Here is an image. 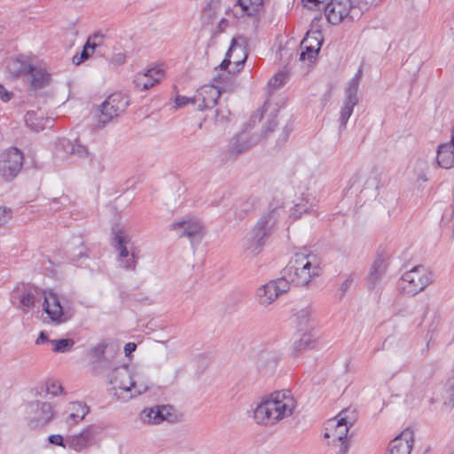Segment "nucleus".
I'll use <instances>...</instances> for the list:
<instances>
[{
    "mask_svg": "<svg viewBox=\"0 0 454 454\" xmlns=\"http://www.w3.org/2000/svg\"><path fill=\"white\" fill-rule=\"evenodd\" d=\"M296 401L289 391H275L264 397L254 411L255 422L262 426H274L290 417Z\"/></svg>",
    "mask_w": 454,
    "mask_h": 454,
    "instance_id": "obj_1",
    "label": "nucleus"
},
{
    "mask_svg": "<svg viewBox=\"0 0 454 454\" xmlns=\"http://www.w3.org/2000/svg\"><path fill=\"white\" fill-rule=\"evenodd\" d=\"M283 277L289 286H307L314 278L320 276L321 268L317 256L312 253H296L283 270Z\"/></svg>",
    "mask_w": 454,
    "mask_h": 454,
    "instance_id": "obj_2",
    "label": "nucleus"
},
{
    "mask_svg": "<svg viewBox=\"0 0 454 454\" xmlns=\"http://www.w3.org/2000/svg\"><path fill=\"white\" fill-rule=\"evenodd\" d=\"M378 0H328L322 9L327 20L333 25L342 21L359 20L364 10L375 5Z\"/></svg>",
    "mask_w": 454,
    "mask_h": 454,
    "instance_id": "obj_3",
    "label": "nucleus"
},
{
    "mask_svg": "<svg viewBox=\"0 0 454 454\" xmlns=\"http://www.w3.org/2000/svg\"><path fill=\"white\" fill-rule=\"evenodd\" d=\"M109 383L114 389L124 394L125 399H131L146 392L148 383L137 373H133L128 365L114 366L108 374Z\"/></svg>",
    "mask_w": 454,
    "mask_h": 454,
    "instance_id": "obj_4",
    "label": "nucleus"
},
{
    "mask_svg": "<svg viewBox=\"0 0 454 454\" xmlns=\"http://www.w3.org/2000/svg\"><path fill=\"white\" fill-rule=\"evenodd\" d=\"M434 281L433 272L424 265H416L405 271L397 283L398 292L408 297H414L423 292Z\"/></svg>",
    "mask_w": 454,
    "mask_h": 454,
    "instance_id": "obj_5",
    "label": "nucleus"
},
{
    "mask_svg": "<svg viewBox=\"0 0 454 454\" xmlns=\"http://www.w3.org/2000/svg\"><path fill=\"white\" fill-rule=\"evenodd\" d=\"M129 105L128 96L120 92L109 95L100 106L97 127L102 129L114 119L118 118L126 111Z\"/></svg>",
    "mask_w": 454,
    "mask_h": 454,
    "instance_id": "obj_6",
    "label": "nucleus"
},
{
    "mask_svg": "<svg viewBox=\"0 0 454 454\" xmlns=\"http://www.w3.org/2000/svg\"><path fill=\"white\" fill-rule=\"evenodd\" d=\"M342 413H340V419H332L325 423L324 437L326 439H332L333 443L336 442H340V447L337 454H347L349 449V445L347 442V434L349 427L353 425V422L348 421L345 417H342Z\"/></svg>",
    "mask_w": 454,
    "mask_h": 454,
    "instance_id": "obj_7",
    "label": "nucleus"
},
{
    "mask_svg": "<svg viewBox=\"0 0 454 454\" xmlns=\"http://www.w3.org/2000/svg\"><path fill=\"white\" fill-rule=\"evenodd\" d=\"M274 223L273 212L262 215L250 232L247 249L255 254H259L262 247L264 246L266 239L270 235L271 227Z\"/></svg>",
    "mask_w": 454,
    "mask_h": 454,
    "instance_id": "obj_8",
    "label": "nucleus"
},
{
    "mask_svg": "<svg viewBox=\"0 0 454 454\" xmlns=\"http://www.w3.org/2000/svg\"><path fill=\"white\" fill-rule=\"evenodd\" d=\"M24 161L23 153L17 147H11L1 155L0 175L7 182L13 180Z\"/></svg>",
    "mask_w": 454,
    "mask_h": 454,
    "instance_id": "obj_9",
    "label": "nucleus"
},
{
    "mask_svg": "<svg viewBox=\"0 0 454 454\" xmlns=\"http://www.w3.org/2000/svg\"><path fill=\"white\" fill-rule=\"evenodd\" d=\"M290 289L287 278L283 276L261 286L256 291V299L262 306H269L282 294Z\"/></svg>",
    "mask_w": 454,
    "mask_h": 454,
    "instance_id": "obj_10",
    "label": "nucleus"
},
{
    "mask_svg": "<svg viewBox=\"0 0 454 454\" xmlns=\"http://www.w3.org/2000/svg\"><path fill=\"white\" fill-rule=\"evenodd\" d=\"M39 290L29 284H18L12 293V302L23 313L34 307Z\"/></svg>",
    "mask_w": 454,
    "mask_h": 454,
    "instance_id": "obj_11",
    "label": "nucleus"
},
{
    "mask_svg": "<svg viewBox=\"0 0 454 454\" xmlns=\"http://www.w3.org/2000/svg\"><path fill=\"white\" fill-rule=\"evenodd\" d=\"M111 246L117 252L116 260L129 257V254H132L133 251H137L131 242V237L125 228L120 224H114L112 227Z\"/></svg>",
    "mask_w": 454,
    "mask_h": 454,
    "instance_id": "obj_12",
    "label": "nucleus"
},
{
    "mask_svg": "<svg viewBox=\"0 0 454 454\" xmlns=\"http://www.w3.org/2000/svg\"><path fill=\"white\" fill-rule=\"evenodd\" d=\"M169 229L177 233L179 238H188L190 240L203 237L204 226L202 223L194 217H188L173 223Z\"/></svg>",
    "mask_w": 454,
    "mask_h": 454,
    "instance_id": "obj_13",
    "label": "nucleus"
},
{
    "mask_svg": "<svg viewBox=\"0 0 454 454\" xmlns=\"http://www.w3.org/2000/svg\"><path fill=\"white\" fill-rule=\"evenodd\" d=\"M255 142L247 133H240L231 142L228 149L222 153L221 160L224 163L235 160L240 154L249 151Z\"/></svg>",
    "mask_w": 454,
    "mask_h": 454,
    "instance_id": "obj_14",
    "label": "nucleus"
},
{
    "mask_svg": "<svg viewBox=\"0 0 454 454\" xmlns=\"http://www.w3.org/2000/svg\"><path fill=\"white\" fill-rule=\"evenodd\" d=\"M221 97V90L212 84H205L192 97V105L200 111L214 107Z\"/></svg>",
    "mask_w": 454,
    "mask_h": 454,
    "instance_id": "obj_15",
    "label": "nucleus"
},
{
    "mask_svg": "<svg viewBox=\"0 0 454 454\" xmlns=\"http://www.w3.org/2000/svg\"><path fill=\"white\" fill-rule=\"evenodd\" d=\"M97 434V427L94 425H90L80 433L67 437V448L81 452L94 443Z\"/></svg>",
    "mask_w": 454,
    "mask_h": 454,
    "instance_id": "obj_16",
    "label": "nucleus"
},
{
    "mask_svg": "<svg viewBox=\"0 0 454 454\" xmlns=\"http://www.w3.org/2000/svg\"><path fill=\"white\" fill-rule=\"evenodd\" d=\"M43 310L56 324H61L70 319V316L63 311L59 299L55 293L49 292L44 295V301L43 304Z\"/></svg>",
    "mask_w": 454,
    "mask_h": 454,
    "instance_id": "obj_17",
    "label": "nucleus"
},
{
    "mask_svg": "<svg viewBox=\"0 0 454 454\" xmlns=\"http://www.w3.org/2000/svg\"><path fill=\"white\" fill-rule=\"evenodd\" d=\"M33 64V59L30 57L20 54L6 60V70L12 77H23L25 80L31 71Z\"/></svg>",
    "mask_w": 454,
    "mask_h": 454,
    "instance_id": "obj_18",
    "label": "nucleus"
},
{
    "mask_svg": "<svg viewBox=\"0 0 454 454\" xmlns=\"http://www.w3.org/2000/svg\"><path fill=\"white\" fill-rule=\"evenodd\" d=\"M25 81L31 90H38L51 84V74L43 66L33 64Z\"/></svg>",
    "mask_w": 454,
    "mask_h": 454,
    "instance_id": "obj_19",
    "label": "nucleus"
},
{
    "mask_svg": "<svg viewBox=\"0 0 454 454\" xmlns=\"http://www.w3.org/2000/svg\"><path fill=\"white\" fill-rule=\"evenodd\" d=\"M387 266L388 264L387 261L381 256H378L374 260L366 278L368 289L370 291L376 290L378 292L380 290V285L387 272Z\"/></svg>",
    "mask_w": 454,
    "mask_h": 454,
    "instance_id": "obj_20",
    "label": "nucleus"
},
{
    "mask_svg": "<svg viewBox=\"0 0 454 454\" xmlns=\"http://www.w3.org/2000/svg\"><path fill=\"white\" fill-rule=\"evenodd\" d=\"M35 415L28 422L31 429L43 427L51 422L55 415L52 405L47 402H39L36 403Z\"/></svg>",
    "mask_w": 454,
    "mask_h": 454,
    "instance_id": "obj_21",
    "label": "nucleus"
},
{
    "mask_svg": "<svg viewBox=\"0 0 454 454\" xmlns=\"http://www.w3.org/2000/svg\"><path fill=\"white\" fill-rule=\"evenodd\" d=\"M412 444L413 432L405 429L389 442L387 454H410Z\"/></svg>",
    "mask_w": 454,
    "mask_h": 454,
    "instance_id": "obj_22",
    "label": "nucleus"
},
{
    "mask_svg": "<svg viewBox=\"0 0 454 454\" xmlns=\"http://www.w3.org/2000/svg\"><path fill=\"white\" fill-rule=\"evenodd\" d=\"M163 76L164 73L161 68H151L145 73H138L134 79V84L136 88L146 90L158 83Z\"/></svg>",
    "mask_w": 454,
    "mask_h": 454,
    "instance_id": "obj_23",
    "label": "nucleus"
},
{
    "mask_svg": "<svg viewBox=\"0 0 454 454\" xmlns=\"http://www.w3.org/2000/svg\"><path fill=\"white\" fill-rule=\"evenodd\" d=\"M344 92L345 98L343 100L342 106L340 107L339 117L340 131L346 129L348 121L353 114L354 107L359 102V98L357 94L347 90H344Z\"/></svg>",
    "mask_w": 454,
    "mask_h": 454,
    "instance_id": "obj_24",
    "label": "nucleus"
},
{
    "mask_svg": "<svg viewBox=\"0 0 454 454\" xmlns=\"http://www.w3.org/2000/svg\"><path fill=\"white\" fill-rule=\"evenodd\" d=\"M436 161L439 167L450 169L454 167V143L440 144L436 149Z\"/></svg>",
    "mask_w": 454,
    "mask_h": 454,
    "instance_id": "obj_25",
    "label": "nucleus"
},
{
    "mask_svg": "<svg viewBox=\"0 0 454 454\" xmlns=\"http://www.w3.org/2000/svg\"><path fill=\"white\" fill-rule=\"evenodd\" d=\"M317 346V340L310 333H303L301 338L295 340L292 348V356L299 357L303 353L315 349Z\"/></svg>",
    "mask_w": 454,
    "mask_h": 454,
    "instance_id": "obj_26",
    "label": "nucleus"
},
{
    "mask_svg": "<svg viewBox=\"0 0 454 454\" xmlns=\"http://www.w3.org/2000/svg\"><path fill=\"white\" fill-rule=\"evenodd\" d=\"M89 406L82 402L71 403L68 408V416L66 419L67 424L75 426L82 421L89 413Z\"/></svg>",
    "mask_w": 454,
    "mask_h": 454,
    "instance_id": "obj_27",
    "label": "nucleus"
},
{
    "mask_svg": "<svg viewBox=\"0 0 454 454\" xmlns=\"http://www.w3.org/2000/svg\"><path fill=\"white\" fill-rule=\"evenodd\" d=\"M237 51H240V53L243 55V58L242 59L235 60L234 64L236 65L237 70H239L240 68L243 67L245 60L247 59V54L245 52L244 48L241 45H239L238 40L234 38L232 39L231 44L226 53V58L222 61V63L219 66L221 69H226L231 65V55Z\"/></svg>",
    "mask_w": 454,
    "mask_h": 454,
    "instance_id": "obj_28",
    "label": "nucleus"
},
{
    "mask_svg": "<svg viewBox=\"0 0 454 454\" xmlns=\"http://www.w3.org/2000/svg\"><path fill=\"white\" fill-rule=\"evenodd\" d=\"M104 37V35L100 33H94L90 35L82 52L80 53L82 58L86 60L90 59L94 54L95 50L103 43Z\"/></svg>",
    "mask_w": 454,
    "mask_h": 454,
    "instance_id": "obj_29",
    "label": "nucleus"
},
{
    "mask_svg": "<svg viewBox=\"0 0 454 454\" xmlns=\"http://www.w3.org/2000/svg\"><path fill=\"white\" fill-rule=\"evenodd\" d=\"M321 39H314L313 45H303L302 43H301V52L300 54V59L309 61H313L316 59L321 48Z\"/></svg>",
    "mask_w": 454,
    "mask_h": 454,
    "instance_id": "obj_30",
    "label": "nucleus"
},
{
    "mask_svg": "<svg viewBox=\"0 0 454 454\" xmlns=\"http://www.w3.org/2000/svg\"><path fill=\"white\" fill-rule=\"evenodd\" d=\"M241 8L242 16H254L257 14L263 4V0H238Z\"/></svg>",
    "mask_w": 454,
    "mask_h": 454,
    "instance_id": "obj_31",
    "label": "nucleus"
},
{
    "mask_svg": "<svg viewBox=\"0 0 454 454\" xmlns=\"http://www.w3.org/2000/svg\"><path fill=\"white\" fill-rule=\"evenodd\" d=\"M153 410V419L157 424L163 422L164 420L170 421L172 417L173 407L169 405H161L152 407Z\"/></svg>",
    "mask_w": 454,
    "mask_h": 454,
    "instance_id": "obj_32",
    "label": "nucleus"
},
{
    "mask_svg": "<svg viewBox=\"0 0 454 454\" xmlns=\"http://www.w3.org/2000/svg\"><path fill=\"white\" fill-rule=\"evenodd\" d=\"M51 343L53 345L52 350L56 353L68 352L74 345V341L72 339L52 340Z\"/></svg>",
    "mask_w": 454,
    "mask_h": 454,
    "instance_id": "obj_33",
    "label": "nucleus"
},
{
    "mask_svg": "<svg viewBox=\"0 0 454 454\" xmlns=\"http://www.w3.org/2000/svg\"><path fill=\"white\" fill-rule=\"evenodd\" d=\"M137 251H133L132 254H129V257H125L121 259H117V262L119 263L120 267L130 271H135L137 264Z\"/></svg>",
    "mask_w": 454,
    "mask_h": 454,
    "instance_id": "obj_34",
    "label": "nucleus"
},
{
    "mask_svg": "<svg viewBox=\"0 0 454 454\" xmlns=\"http://www.w3.org/2000/svg\"><path fill=\"white\" fill-rule=\"evenodd\" d=\"M107 346H108L107 342L103 340V341L99 342L98 345H96L95 347H92L90 348V353L91 356L96 359L94 362L95 364L106 361L105 354H106V349Z\"/></svg>",
    "mask_w": 454,
    "mask_h": 454,
    "instance_id": "obj_35",
    "label": "nucleus"
},
{
    "mask_svg": "<svg viewBox=\"0 0 454 454\" xmlns=\"http://www.w3.org/2000/svg\"><path fill=\"white\" fill-rule=\"evenodd\" d=\"M25 122L28 128L35 131H40L44 129L42 121L37 120L35 112H27L25 115Z\"/></svg>",
    "mask_w": 454,
    "mask_h": 454,
    "instance_id": "obj_36",
    "label": "nucleus"
},
{
    "mask_svg": "<svg viewBox=\"0 0 454 454\" xmlns=\"http://www.w3.org/2000/svg\"><path fill=\"white\" fill-rule=\"evenodd\" d=\"M362 76H363V69H362V67H360V68L357 70V72L355 74V75L348 81L344 90L357 94L359 83L362 79Z\"/></svg>",
    "mask_w": 454,
    "mask_h": 454,
    "instance_id": "obj_37",
    "label": "nucleus"
},
{
    "mask_svg": "<svg viewBox=\"0 0 454 454\" xmlns=\"http://www.w3.org/2000/svg\"><path fill=\"white\" fill-rule=\"evenodd\" d=\"M310 309L305 308L301 309L296 314V319L298 322V325L301 329H304L308 326V324L309 322V317H310Z\"/></svg>",
    "mask_w": 454,
    "mask_h": 454,
    "instance_id": "obj_38",
    "label": "nucleus"
},
{
    "mask_svg": "<svg viewBox=\"0 0 454 454\" xmlns=\"http://www.w3.org/2000/svg\"><path fill=\"white\" fill-rule=\"evenodd\" d=\"M231 111L227 107L220 106L215 110V122H224L228 120Z\"/></svg>",
    "mask_w": 454,
    "mask_h": 454,
    "instance_id": "obj_39",
    "label": "nucleus"
},
{
    "mask_svg": "<svg viewBox=\"0 0 454 454\" xmlns=\"http://www.w3.org/2000/svg\"><path fill=\"white\" fill-rule=\"evenodd\" d=\"M153 410L152 408L144 409L140 413V419L144 423L157 424L153 419Z\"/></svg>",
    "mask_w": 454,
    "mask_h": 454,
    "instance_id": "obj_40",
    "label": "nucleus"
},
{
    "mask_svg": "<svg viewBox=\"0 0 454 454\" xmlns=\"http://www.w3.org/2000/svg\"><path fill=\"white\" fill-rule=\"evenodd\" d=\"M47 393L51 394L54 396L58 395L59 394H61L63 391L62 386L58 381H51L47 383L46 387Z\"/></svg>",
    "mask_w": 454,
    "mask_h": 454,
    "instance_id": "obj_41",
    "label": "nucleus"
},
{
    "mask_svg": "<svg viewBox=\"0 0 454 454\" xmlns=\"http://www.w3.org/2000/svg\"><path fill=\"white\" fill-rule=\"evenodd\" d=\"M286 74L282 72L276 74L269 82V85L278 88L285 83Z\"/></svg>",
    "mask_w": 454,
    "mask_h": 454,
    "instance_id": "obj_42",
    "label": "nucleus"
},
{
    "mask_svg": "<svg viewBox=\"0 0 454 454\" xmlns=\"http://www.w3.org/2000/svg\"><path fill=\"white\" fill-rule=\"evenodd\" d=\"M70 153L78 157H84L88 154V150L84 145L74 144L71 146Z\"/></svg>",
    "mask_w": 454,
    "mask_h": 454,
    "instance_id": "obj_43",
    "label": "nucleus"
},
{
    "mask_svg": "<svg viewBox=\"0 0 454 454\" xmlns=\"http://www.w3.org/2000/svg\"><path fill=\"white\" fill-rule=\"evenodd\" d=\"M278 122L275 117L270 119L262 127V133L264 137H267L277 127Z\"/></svg>",
    "mask_w": 454,
    "mask_h": 454,
    "instance_id": "obj_44",
    "label": "nucleus"
},
{
    "mask_svg": "<svg viewBox=\"0 0 454 454\" xmlns=\"http://www.w3.org/2000/svg\"><path fill=\"white\" fill-rule=\"evenodd\" d=\"M49 442L54 445L61 446L63 448H67V438L64 439L60 434H51L48 438Z\"/></svg>",
    "mask_w": 454,
    "mask_h": 454,
    "instance_id": "obj_45",
    "label": "nucleus"
},
{
    "mask_svg": "<svg viewBox=\"0 0 454 454\" xmlns=\"http://www.w3.org/2000/svg\"><path fill=\"white\" fill-rule=\"evenodd\" d=\"M88 253H89L88 249L86 248L84 244L82 242H81L80 245L77 247V248L75 249V251L73 254V259L77 260L82 257H88L89 256Z\"/></svg>",
    "mask_w": 454,
    "mask_h": 454,
    "instance_id": "obj_46",
    "label": "nucleus"
},
{
    "mask_svg": "<svg viewBox=\"0 0 454 454\" xmlns=\"http://www.w3.org/2000/svg\"><path fill=\"white\" fill-rule=\"evenodd\" d=\"M328 0H302L303 3H305V6H307L309 9H317L321 10L323 6L326 4Z\"/></svg>",
    "mask_w": 454,
    "mask_h": 454,
    "instance_id": "obj_47",
    "label": "nucleus"
},
{
    "mask_svg": "<svg viewBox=\"0 0 454 454\" xmlns=\"http://www.w3.org/2000/svg\"><path fill=\"white\" fill-rule=\"evenodd\" d=\"M190 103L192 104V97L189 98V97L181 96V95H177L176 97V99H175L176 108L183 107Z\"/></svg>",
    "mask_w": 454,
    "mask_h": 454,
    "instance_id": "obj_48",
    "label": "nucleus"
},
{
    "mask_svg": "<svg viewBox=\"0 0 454 454\" xmlns=\"http://www.w3.org/2000/svg\"><path fill=\"white\" fill-rule=\"evenodd\" d=\"M354 279L352 275H348L346 277L344 281L340 284V289L341 290V296L345 294V293L350 288Z\"/></svg>",
    "mask_w": 454,
    "mask_h": 454,
    "instance_id": "obj_49",
    "label": "nucleus"
},
{
    "mask_svg": "<svg viewBox=\"0 0 454 454\" xmlns=\"http://www.w3.org/2000/svg\"><path fill=\"white\" fill-rule=\"evenodd\" d=\"M11 216L12 213L10 209L0 207V226L4 224Z\"/></svg>",
    "mask_w": 454,
    "mask_h": 454,
    "instance_id": "obj_50",
    "label": "nucleus"
},
{
    "mask_svg": "<svg viewBox=\"0 0 454 454\" xmlns=\"http://www.w3.org/2000/svg\"><path fill=\"white\" fill-rule=\"evenodd\" d=\"M12 92H9L4 85H1L0 84V99L3 101V102H8L12 99Z\"/></svg>",
    "mask_w": 454,
    "mask_h": 454,
    "instance_id": "obj_51",
    "label": "nucleus"
},
{
    "mask_svg": "<svg viewBox=\"0 0 454 454\" xmlns=\"http://www.w3.org/2000/svg\"><path fill=\"white\" fill-rule=\"evenodd\" d=\"M125 60H126V56L124 53L114 54L111 59L112 63H114L117 66H121V65L124 64Z\"/></svg>",
    "mask_w": 454,
    "mask_h": 454,
    "instance_id": "obj_52",
    "label": "nucleus"
},
{
    "mask_svg": "<svg viewBox=\"0 0 454 454\" xmlns=\"http://www.w3.org/2000/svg\"><path fill=\"white\" fill-rule=\"evenodd\" d=\"M314 39H319L318 35H316V33H313L312 35L309 33H307L306 37L303 38L301 41L303 45H313V40Z\"/></svg>",
    "mask_w": 454,
    "mask_h": 454,
    "instance_id": "obj_53",
    "label": "nucleus"
},
{
    "mask_svg": "<svg viewBox=\"0 0 454 454\" xmlns=\"http://www.w3.org/2000/svg\"><path fill=\"white\" fill-rule=\"evenodd\" d=\"M301 211L306 212V209L303 208V206H301V205L297 204L294 207V209H293V211L291 213V216L294 219H298L301 215Z\"/></svg>",
    "mask_w": 454,
    "mask_h": 454,
    "instance_id": "obj_54",
    "label": "nucleus"
},
{
    "mask_svg": "<svg viewBox=\"0 0 454 454\" xmlns=\"http://www.w3.org/2000/svg\"><path fill=\"white\" fill-rule=\"evenodd\" d=\"M51 340L49 339L48 334L45 332L42 331L39 333V336L36 339L35 343L37 345H39V344H43V343H46V342H51Z\"/></svg>",
    "mask_w": 454,
    "mask_h": 454,
    "instance_id": "obj_55",
    "label": "nucleus"
},
{
    "mask_svg": "<svg viewBox=\"0 0 454 454\" xmlns=\"http://www.w3.org/2000/svg\"><path fill=\"white\" fill-rule=\"evenodd\" d=\"M137 348V344L134 342H128L124 347V352L126 356H129Z\"/></svg>",
    "mask_w": 454,
    "mask_h": 454,
    "instance_id": "obj_56",
    "label": "nucleus"
},
{
    "mask_svg": "<svg viewBox=\"0 0 454 454\" xmlns=\"http://www.w3.org/2000/svg\"><path fill=\"white\" fill-rule=\"evenodd\" d=\"M73 63L75 65V66H78L80 65L81 63H82L83 61H85L86 59L82 58V55L81 54H75L74 57H73Z\"/></svg>",
    "mask_w": 454,
    "mask_h": 454,
    "instance_id": "obj_57",
    "label": "nucleus"
},
{
    "mask_svg": "<svg viewBox=\"0 0 454 454\" xmlns=\"http://www.w3.org/2000/svg\"><path fill=\"white\" fill-rule=\"evenodd\" d=\"M450 142L454 143V121H452V124H451L450 140Z\"/></svg>",
    "mask_w": 454,
    "mask_h": 454,
    "instance_id": "obj_58",
    "label": "nucleus"
},
{
    "mask_svg": "<svg viewBox=\"0 0 454 454\" xmlns=\"http://www.w3.org/2000/svg\"><path fill=\"white\" fill-rule=\"evenodd\" d=\"M450 222L452 223V225L454 227V206L452 207V213L450 216Z\"/></svg>",
    "mask_w": 454,
    "mask_h": 454,
    "instance_id": "obj_59",
    "label": "nucleus"
},
{
    "mask_svg": "<svg viewBox=\"0 0 454 454\" xmlns=\"http://www.w3.org/2000/svg\"><path fill=\"white\" fill-rule=\"evenodd\" d=\"M451 392V401L454 402V387H452Z\"/></svg>",
    "mask_w": 454,
    "mask_h": 454,
    "instance_id": "obj_60",
    "label": "nucleus"
}]
</instances>
